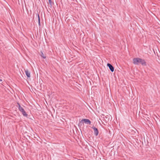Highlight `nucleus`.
Masks as SVG:
<instances>
[{"label": "nucleus", "instance_id": "nucleus-1", "mask_svg": "<svg viewBox=\"0 0 160 160\" xmlns=\"http://www.w3.org/2000/svg\"><path fill=\"white\" fill-rule=\"evenodd\" d=\"M133 62L134 64L138 65L141 64L142 66L147 65L146 62L144 59L139 58H135L133 59Z\"/></svg>", "mask_w": 160, "mask_h": 160}, {"label": "nucleus", "instance_id": "nucleus-2", "mask_svg": "<svg viewBox=\"0 0 160 160\" xmlns=\"http://www.w3.org/2000/svg\"><path fill=\"white\" fill-rule=\"evenodd\" d=\"M92 128L94 130V134L96 136H97L98 134V129L94 127H92Z\"/></svg>", "mask_w": 160, "mask_h": 160}, {"label": "nucleus", "instance_id": "nucleus-3", "mask_svg": "<svg viewBox=\"0 0 160 160\" xmlns=\"http://www.w3.org/2000/svg\"><path fill=\"white\" fill-rule=\"evenodd\" d=\"M84 121V122L86 124H89V125L91 124V122L88 119H84L82 120L81 121Z\"/></svg>", "mask_w": 160, "mask_h": 160}, {"label": "nucleus", "instance_id": "nucleus-4", "mask_svg": "<svg viewBox=\"0 0 160 160\" xmlns=\"http://www.w3.org/2000/svg\"><path fill=\"white\" fill-rule=\"evenodd\" d=\"M107 66L109 67V69L112 72H113L114 70V68L111 64L108 63L107 64Z\"/></svg>", "mask_w": 160, "mask_h": 160}, {"label": "nucleus", "instance_id": "nucleus-5", "mask_svg": "<svg viewBox=\"0 0 160 160\" xmlns=\"http://www.w3.org/2000/svg\"><path fill=\"white\" fill-rule=\"evenodd\" d=\"M25 72L26 75L29 78L30 77V73L28 69L25 70Z\"/></svg>", "mask_w": 160, "mask_h": 160}, {"label": "nucleus", "instance_id": "nucleus-6", "mask_svg": "<svg viewBox=\"0 0 160 160\" xmlns=\"http://www.w3.org/2000/svg\"><path fill=\"white\" fill-rule=\"evenodd\" d=\"M17 104L18 105V107L19 110L20 111L22 112L24 110V109L22 107H21L19 103H18Z\"/></svg>", "mask_w": 160, "mask_h": 160}, {"label": "nucleus", "instance_id": "nucleus-7", "mask_svg": "<svg viewBox=\"0 0 160 160\" xmlns=\"http://www.w3.org/2000/svg\"><path fill=\"white\" fill-rule=\"evenodd\" d=\"M22 114L23 115L26 117H27L28 114L26 113V112L24 110L22 112Z\"/></svg>", "mask_w": 160, "mask_h": 160}, {"label": "nucleus", "instance_id": "nucleus-8", "mask_svg": "<svg viewBox=\"0 0 160 160\" xmlns=\"http://www.w3.org/2000/svg\"><path fill=\"white\" fill-rule=\"evenodd\" d=\"M38 24L40 26V25H41V24H40V17H39V15L38 14Z\"/></svg>", "mask_w": 160, "mask_h": 160}, {"label": "nucleus", "instance_id": "nucleus-9", "mask_svg": "<svg viewBox=\"0 0 160 160\" xmlns=\"http://www.w3.org/2000/svg\"><path fill=\"white\" fill-rule=\"evenodd\" d=\"M41 56L43 58H46V57L44 56L43 53L42 52H41Z\"/></svg>", "mask_w": 160, "mask_h": 160}, {"label": "nucleus", "instance_id": "nucleus-10", "mask_svg": "<svg viewBox=\"0 0 160 160\" xmlns=\"http://www.w3.org/2000/svg\"><path fill=\"white\" fill-rule=\"evenodd\" d=\"M48 1L49 3L51 4L52 3L51 0H48Z\"/></svg>", "mask_w": 160, "mask_h": 160}, {"label": "nucleus", "instance_id": "nucleus-11", "mask_svg": "<svg viewBox=\"0 0 160 160\" xmlns=\"http://www.w3.org/2000/svg\"><path fill=\"white\" fill-rule=\"evenodd\" d=\"M2 79H0V82H1L2 81Z\"/></svg>", "mask_w": 160, "mask_h": 160}]
</instances>
